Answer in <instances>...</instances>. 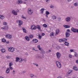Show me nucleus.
Wrapping results in <instances>:
<instances>
[{"mask_svg":"<svg viewBox=\"0 0 78 78\" xmlns=\"http://www.w3.org/2000/svg\"><path fill=\"white\" fill-rule=\"evenodd\" d=\"M24 59H23L22 58H19L18 57H17L16 58V62H18L19 61L20 62H22Z\"/></svg>","mask_w":78,"mask_h":78,"instance_id":"obj_1","label":"nucleus"},{"mask_svg":"<svg viewBox=\"0 0 78 78\" xmlns=\"http://www.w3.org/2000/svg\"><path fill=\"white\" fill-rule=\"evenodd\" d=\"M8 50L10 52H13L15 51V48L12 47H9L8 48Z\"/></svg>","mask_w":78,"mask_h":78,"instance_id":"obj_2","label":"nucleus"},{"mask_svg":"<svg viewBox=\"0 0 78 78\" xmlns=\"http://www.w3.org/2000/svg\"><path fill=\"white\" fill-rule=\"evenodd\" d=\"M27 12L29 15H31L33 12V10L30 8L28 9L27 11Z\"/></svg>","mask_w":78,"mask_h":78,"instance_id":"obj_3","label":"nucleus"},{"mask_svg":"<svg viewBox=\"0 0 78 78\" xmlns=\"http://www.w3.org/2000/svg\"><path fill=\"white\" fill-rule=\"evenodd\" d=\"M71 30L73 33H78V30L75 29L73 27H72L71 29Z\"/></svg>","mask_w":78,"mask_h":78,"instance_id":"obj_4","label":"nucleus"},{"mask_svg":"<svg viewBox=\"0 0 78 78\" xmlns=\"http://www.w3.org/2000/svg\"><path fill=\"white\" fill-rule=\"evenodd\" d=\"M67 39L66 38L60 39L58 40V42H64L65 41H66Z\"/></svg>","mask_w":78,"mask_h":78,"instance_id":"obj_5","label":"nucleus"},{"mask_svg":"<svg viewBox=\"0 0 78 78\" xmlns=\"http://www.w3.org/2000/svg\"><path fill=\"white\" fill-rule=\"evenodd\" d=\"M56 63L58 67V68H61V64L60 62H59L57 61Z\"/></svg>","mask_w":78,"mask_h":78,"instance_id":"obj_6","label":"nucleus"},{"mask_svg":"<svg viewBox=\"0 0 78 78\" xmlns=\"http://www.w3.org/2000/svg\"><path fill=\"white\" fill-rule=\"evenodd\" d=\"M17 23H19V25L20 26L22 25L23 23V22L20 20H18L16 21Z\"/></svg>","mask_w":78,"mask_h":78,"instance_id":"obj_7","label":"nucleus"},{"mask_svg":"<svg viewBox=\"0 0 78 78\" xmlns=\"http://www.w3.org/2000/svg\"><path fill=\"white\" fill-rule=\"evenodd\" d=\"M29 75L31 78H36V77H37V76L33 73L30 74Z\"/></svg>","mask_w":78,"mask_h":78,"instance_id":"obj_8","label":"nucleus"},{"mask_svg":"<svg viewBox=\"0 0 78 78\" xmlns=\"http://www.w3.org/2000/svg\"><path fill=\"white\" fill-rule=\"evenodd\" d=\"M5 36L8 39H11L12 37V35L10 34H7L5 35Z\"/></svg>","mask_w":78,"mask_h":78,"instance_id":"obj_9","label":"nucleus"},{"mask_svg":"<svg viewBox=\"0 0 78 78\" xmlns=\"http://www.w3.org/2000/svg\"><path fill=\"white\" fill-rule=\"evenodd\" d=\"M56 55L57 58L59 59L61 57V53L59 52H58L56 54Z\"/></svg>","mask_w":78,"mask_h":78,"instance_id":"obj_10","label":"nucleus"},{"mask_svg":"<svg viewBox=\"0 0 78 78\" xmlns=\"http://www.w3.org/2000/svg\"><path fill=\"white\" fill-rule=\"evenodd\" d=\"M31 29L32 30H36V27L35 25H32L31 26Z\"/></svg>","mask_w":78,"mask_h":78,"instance_id":"obj_11","label":"nucleus"},{"mask_svg":"<svg viewBox=\"0 0 78 78\" xmlns=\"http://www.w3.org/2000/svg\"><path fill=\"white\" fill-rule=\"evenodd\" d=\"M12 12L13 15H17V13L16 11H15L14 10H13L12 11Z\"/></svg>","mask_w":78,"mask_h":78,"instance_id":"obj_12","label":"nucleus"},{"mask_svg":"<svg viewBox=\"0 0 78 78\" xmlns=\"http://www.w3.org/2000/svg\"><path fill=\"white\" fill-rule=\"evenodd\" d=\"M10 72V69H9V68H7L5 71V73H9Z\"/></svg>","mask_w":78,"mask_h":78,"instance_id":"obj_13","label":"nucleus"},{"mask_svg":"<svg viewBox=\"0 0 78 78\" xmlns=\"http://www.w3.org/2000/svg\"><path fill=\"white\" fill-rule=\"evenodd\" d=\"M37 28L38 29L39 31H41V28L39 25H37L36 26Z\"/></svg>","mask_w":78,"mask_h":78,"instance_id":"obj_14","label":"nucleus"},{"mask_svg":"<svg viewBox=\"0 0 78 78\" xmlns=\"http://www.w3.org/2000/svg\"><path fill=\"white\" fill-rule=\"evenodd\" d=\"M65 20L66 22H69L70 20V17H67L66 18Z\"/></svg>","mask_w":78,"mask_h":78,"instance_id":"obj_15","label":"nucleus"},{"mask_svg":"<svg viewBox=\"0 0 78 78\" xmlns=\"http://www.w3.org/2000/svg\"><path fill=\"white\" fill-rule=\"evenodd\" d=\"M51 18L53 20H56V16L54 15L51 16Z\"/></svg>","mask_w":78,"mask_h":78,"instance_id":"obj_16","label":"nucleus"},{"mask_svg":"<svg viewBox=\"0 0 78 78\" xmlns=\"http://www.w3.org/2000/svg\"><path fill=\"white\" fill-rule=\"evenodd\" d=\"M23 2L22 0H19L16 2V3L17 4H21V3H22Z\"/></svg>","mask_w":78,"mask_h":78,"instance_id":"obj_17","label":"nucleus"},{"mask_svg":"<svg viewBox=\"0 0 78 78\" xmlns=\"http://www.w3.org/2000/svg\"><path fill=\"white\" fill-rule=\"evenodd\" d=\"M72 72L73 71L72 70H69L67 73V75H68V76H69V75L70 74V73H72Z\"/></svg>","mask_w":78,"mask_h":78,"instance_id":"obj_18","label":"nucleus"},{"mask_svg":"<svg viewBox=\"0 0 78 78\" xmlns=\"http://www.w3.org/2000/svg\"><path fill=\"white\" fill-rule=\"evenodd\" d=\"M45 9L44 8H42L40 10V12L41 14L44 13V11Z\"/></svg>","mask_w":78,"mask_h":78,"instance_id":"obj_19","label":"nucleus"},{"mask_svg":"<svg viewBox=\"0 0 78 78\" xmlns=\"http://www.w3.org/2000/svg\"><path fill=\"white\" fill-rule=\"evenodd\" d=\"M70 34L68 32H66V37H69V36H70Z\"/></svg>","mask_w":78,"mask_h":78,"instance_id":"obj_20","label":"nucleus"},{"mask_svg":"<svg viewBox=\"0 0 78 78\" xmlns=\"http://www.w3.org/2000/svg\"><path fill=\"white\" fill-rule=\"evenodd\" d=\"M73 70H76V71H78V68L76 67V66H74L73 67Z\"/></svg>","mask_w":78,"mask_h":78,"instance_id":"obj_21","label":"nucleus"},{"mask_svg":"<svg viewBox=\"0 0 78 78\" xmlns=\"http://www.w3.org/2000/svg\"><path fill=\"white\" fill-rule=\"evenodd\" d=\"M37 48H38L39 50H40L41 51H42V49L41 48V46L40 45H38L37 46Z\"/></svg>","mask_w":78,"mask_h":78,"instance_id":"obj_22","label":"nucleus"},{"mask_svg":"<svg viewBox=\"0 0 78 78\" xmlns=\"http://www.w3.org/2000/svg\"><path fill=\"white\" fill-rule=\"evenodd\" d=\"M33 41L34 43H37L38 42V40L37 39H34L33 40Z\"/></svg>","mask_w":78,"mask_h":78,"instance_id":"obj_23","label":"nucleus"},{"mask_svg":"<svg viewBox=\"0 0 78 78\" xmlns=\"http://www.w3.org/2000/svg\"><path fill=\"white\" fill-rule=\"evenodd\" d=\"M22 29L23 30L24 33H27V30H26V29H25V28L22 27Z\"/></svg>","mask_w":78,"mask_h":78,"instance_id":"obj_24","label":"nucleus"},{"mask_svg":"<svg viewBox=\"0 0 78 78\" xmlns=\"http://www.w3.org/2000/svg\"><path fill=\"white\" fill-rule=\"evenodd\" d=\"M1 51L2 53H5V52L6 51V50H5V49L4 48H2L1 50Z\"/></svg>","mask_w":78,"mask_h":78,"instance_id":"obj_25","label":"nucleus"},{"mask_svg":"<svg viewBox=\"0 0 78 78\" xmlns=\"http://www.w3.org/2000/svg\"><path fill=\"white\" fill-rule=\"evenodd\" d=\"M25 39L27 41H30V38L27 36H26L25 37Z\"/></svg>","mask_w":78,"mask_h":78,"instance_id":"obj_26","label":"nucleus"},{"mask_svg":"<svg viewBox=\"0 0 78 78\" xmlns=\"http://www.w3.org/2000/svg\"><path fill=\"white\" fill-rule=\"evenodd\" d=\"M59 33V30L58 29H57L56 31V34H58Z\"/></svg>","mask_w":78,"mask_h":78,"instance_id":"obj_27","label":"nucleus"},{"mask_svg":"<svg viewBox=\"0 0 78 78\" xmlns=\"http://www.w3.org/2000/svg\"><path fill=\"white\" fill-rule=\"evenodd\" d=\"M0 19H5V16L3 15H0Z\"/></svg>","mask_w":78,"mask_h":78,"instance_id":"obj_28","label":"nucleus"},{"mask_svg":"<svg viewBox=\"0 0 78 78\" xmlns=\"http://www.w3.org/2000/svg\"><path fill=\"white\" fill-rule=\"evenodd\" d=\"M65 44L66 46H69V43L68 42H65Z\"/></svg>","mask_w":78,"mask_h":78,"instance_id":"obj_29","label":"nucleus"},{"mask_svg":"<svg viewBox=\"0 0 78 78\" xmlns=\"http://www.w3.org/2000/svg\"><path fill=\"white\" fill-rule=\"evenodd\" d=\"M63 27L66 28H70V26L69 25H64Z\"/></svg>","mask_w":78,"mask_h":78,"instance_id":"obj_30","label":"nucleus"},{"mask_svg":"<svg viewBox=\"0 0 78 78\" xmlns=\"http://www.w3.org/2000/svg\"><path fill=\"white\" fill-rule=\"evenodd\" d=\"M74 5L75 6H78V2H75L74 4Z\"/></svg>","mask_w":78,"mask_h":78,"instance_id":"obj_31","label":"nucleus"},{"mask_svg":"<svg viewBox=\"0 0 78 78\" xmlns=\"http://www.w3.org/2000/svg\"><path fill=\"white\" fill-rule=\"evenodd\" d=\"M6 40L5 38L2 39V42H6Z\"/></svg>","mask_w":78,"mask_h":78,"instance_id":"obj_32","label":"nucleus"},{"mask_svg":"<svg viewBox=\"0 0 78 78\" xmlns=\"http://www.w3.org/2000/svg\"><path fill=\"white\" fill-rule=\"evenodd\" d=\"M46 14V15H49L50 14V12L48 11H46L45 12Z\"/></svg>","mask_w":78,"mask_h":78,"instance_id":"obj_33","label":"nucleus"},{"mask_svg":"<svg viewBox=\"0 0 78 78\" xmlns=\"http://www.w3.org/2000/svg\"><path fill=\"white\" fill-rule=\"evenodd\" d=\"M38 36L39 39H42V36H41L40 34H39Z\"/></svg>","mask_w":78,"mask_h":78,"instance_id":"obj_34","label":"nucleus"},{"mask_svg":"<svg viewBox=\"0 0 78 78\" xmlns=\"http://www.w3.org/2000/svg\"><path fill=\"white\" fill-rule=\"evenodd\" d=\"M29 37L31 39H32V38H33V35L30 34V35H29Z\"/></svg>","mask_w":78,"mask_h":78,"instance_id":"obj_35","label":"nucleus"},{"mask_svg":"<svg viewBox=\"0 0 78 78\" xmlns=\"http://www.w3.org/2000/svg\"><path fill=\"white\" fill-rule=\"evenodd\" d=\"M36 58H41V56L39 55H37L36 56Z\"/></svg>","mask_w":78,"mask_h":78,"instance_id":"obj_36","label":"nucleus"},{"mask_svg":"<svg viewBox=\"0 0 78 78\" xmlns=\"http://www.w3.org/2000/svg\"><path fill=\"white\" fill-rule=\"evenodd\" d=\"M8 30V26H5L4 30Z\"/></svg>","mask_w":78,"mask_h":78,"instance_id":"obj_37","label":"nucleus"},{"mask_svg":"<svg viewBox=\"0 0 78 78\" xmlns=\"http://www.w3.org/2000/svg\"><path fill=\"white\" fill-rule=\"evenodd\" d=\"M54 36V34L53 32H51L50 34V36L51 37V36Z\"/></svg>","mask_w":78,"mask_h":78,"instance_id":"obj_38","label":"nucleus"},{"mask_svg":"<svg viewBox=\"0 0 78 78\" xmlns=\"http://www.w3.org/2000/svg\"><path fill=\"white\" fill-rule=\"evenodd\" d=\"M8 24L6 22H4L3 23V25H7Z\"/></svg>","mask_w":78,"mask_h":78,"instance_id":"obj_39","label":"nucleus"},{"mask_svg":"<svg viewBox=\"0 0 78 78\" xmlns=\"http://www.w3.org/2000/svg\"><path fill=\"white\" fill-rule=\"evenodd\" d=\"M43 27H45V28H47V25L46 24H44L43 25Z\"/></svg>","mask_w":78,"mask_h":78,"instance_id":"obj_40","label":"nucleus"},{"mask_svg":"<svg viewBox=\"0 0 78 78\" xmlns=\"http://www.w3.org/2000/svg\"><path fill=\"white\" fill-rule=\"evenodd\" d=\"M74 55L76 57H78V54L77 53L75 52Z\"/></svg>","mask_w":78,"mask_h":78,"instance_id":"obj_41","label":"nucleus"},{"mask_svg":"<svg viewBox=\"0 0 78 78\" xmlns=\"http://www.w3.org/2000/svg\"><path fill=\"white\" fill-rule=\"evenodd\" d=\"M69 58H72V55L71 54H69Z\"/></svg>","mask_w":78,"mask_h":78,"instance_id":"obj_42","label":"nucleus"},{"mask_svg":"<svg viewBox=\"0 0 78 78\" xmlns=\"http://www.w3.org/2000/svg\"><path fill=\"white\" fill-rule=\"evenodd\" d=\"M33 64L34 65V66H36L37 67L38 66V65L37 64V63H33Z\"/></svg>","mask_w":78,"mask_h":78,"instance_id":"obj_43","label":"nucleus"},{"mask_svg":"<svg viewBox=\"0 0 78 78\" xmlns=\"http://www.w3.org/2000/svg\"><path fill=\"white\" fill-rule=\"evenodd\" d=\"M12 63H9V67H11L12 66Z\"/></svg>","mask_w":78,"mask_h":78,"instance_id":"obj_44","label":"nucleus"},{"mask_svg":"<svg viewBox=\"0 0 78 78\" xmlns=\"http://www.w3.org/2000/svg\"><path fill=\"white\" fill-rule=\"evenodd\" d=\"M69 51L70 52H74V50H73V49H70Z\"/></svg>","mask_w":78,"mask_h":78,"instance_id":"obj_45","label":"nucleus"},{"mask_svg":"<svg viewBox=\"0 0 78 78\" xmlns=\"http://www.w3.org/2000/svg\"><path fill=\"white\" fill-rule=\"evenodd\" d=\"M6 58H7V59H10V56H6Z\"/></svg>","mask_w":78,"mask_h":78,"instance_id":"obj_46","label":"nucleus"},{"mask_svg":"<svg viewBox=\"0 0 78 78\" xmlns=\"http://www.w3.org/2000/svg\"><path fill=\"white\" fill-rule=\"evenodd\" d=\"M21 17L23 18V19H26V17H24V16H21Z\"/></svg>","mask_w":78,"mask_h":78,"instance_id":"obj_47","label":"nucleus"},{"mask_svg":"<svg viewBox=\"0 0 78 78\" xmlns=\"http://www.w3.org/2000/svg\"><path fill=\"white\" fill-rule=\"evenodd\" d=\"M5 26L3 27H2L1 28L2 30H5Z\"/></svg>","mask_w":78,"mask_h":78,"instance_id":"obj_48","label":"nucleus"},{"mask_svg":"<svg viewBox=\"0 0 78 78\" xmlns=\"http://www.w3.org/2000/svg\"><path fill=\"white\" fill-rule=\"evenodd\" d=\"M9 69H10V70H12L13 69L12 67L11 66H9Z\"/></svg>","mask_w":78,"mask_h":78,"instance_id":"obj_49","label":"nucleus"},{"mask_svg":"<svg viewBox=\"0 0 78 78\" xmlns=\"http://www.w3.org/2000/svg\"><path fill=\"white\" fill-rule=\"evenodd\" d=\"M50 7L51 8H54V6H53V5H51L50 6Z\"/></svg>","mask_w":78,"mask_h":78,"instance_id":"obj_50","label":"nucleus"},{"mask_svg":"<svg viewBox=\"0 0 78 78\" xmlns=\"http://www.w3.org/2000/svg\"><path fill=\"white\" fill-rule=\"evenodd\" d=\"M57 48L58 49V50H59V49H60V48H60L59 47V46H57Z\"/></svg>","mask_w":78,"mask_h":78,"instance_id":"obj_51","label":"nucleus"},{"mask_svg":"<svg viewBox=\"0 0 78 78\" xmlns=\"http://www.w3.org/2000/svg\"><path fill=\"white\" fill-rule=\"evenodd\" d=\"M41 52H42V53H43L44 54L45 53V51H44L42 50L41 51Z\"/></svg>","mask_w":78,"mask_h":78,"instance_id":"obj_52","label":"nucleus"},{"mask_svg":"<svg viewBox=\"0 0 78 78\" xmlns=\"http://www.w3.org/2000/svg\"><path fill=\"white\" fill-rule=\"evenodd\" d=\"M46 2H47V3H49L50 2V0H46Z\"/></svg>","mask_w":78,"mask_h":78,"instance_id":"obj_53","label":"nucleus"},{"mask_svg":"<svg viewBox=\"0 0 78 78\" xmlns=\"http://www.w3.org/2000/svg\"><path fill=\"white\" fill-rule=\"evenodd\" d=\"M48 53H50V52H51V50H48Z\"/></svg>","mask_w":78,"mask_h":78,"instance_id":"obj_54","label":"nucleus"},{"mask_svg":"<svg viewBox=\"0 0 78 78\" xmlns=\"http://www.w3.org/2000/svg\"><path fill=\"white\" fill-rule=\"evenodd\" d=\"M76 62L77 64H78V60H76Z\"/></svg>","mask_w":78,"mask_h":78,"instance_id":"obj_55","label":"nucleus"},{"mask_svg":"<svg viewBox=\"0 0 78 78\" xmlns=\"http://www.w3.org/2000/svg\"><path fill=\"white\" fill-rule=\"evenodd\" d=\"M66 31H67V32H70V30L68 29Z\"/></svg>","mask_w":78,"mask_h":78,"instance_id":"obj_56","label":"nucleus"},{"mask_svg":"<svg viewBox=\"0 0 78 78\" xmlns=\"http://www.w3.org/2000/svg\"><path fill=\"white\" fill-rule=\"evenodd\" d=\"M12 73H13V74H15V71L13 70Z\"/></svg>","mask_w":78,"mask_h":78,"instance_id":"obj_57","label":"nucleus"},{"mask_svg":"<svg viewBox=\"0 0 78 78\" xmlns=\"http://www.w3.org/2000/svg\"><path fill=\"white\" fill-rule=\"evenodd\" d=\"M6 44H8L9 43V41H7L6 42Z\"/></svg>","mask_w":78,"mask_h":78,"instance_id":"obj_58","label":"nucleus"},{"mask_svg":"<svg viewBox=\"0 0 78 78\" xmlns=\"http://www.w3.org/2000/svg\"><path fill=\"white\" fill-rule=\"evenodd\" d=\"M23 4H26V2H23Z\"/></svg>","mask_w":78,"mask_h":78,"instance_id":"obj_59","label":"nucleus"},{"mask_svg":"<svg viewBox=\"0 0 78 78\" xmlns=\"http://www.w3.org/2000/svg\"><path fill=\"white\" fill-rule=\"evenodd\" d=\"M62 77L61 76H58L57 78H62Z\"/></svg>","mask_w":78,"mask_h":78,"instance_id":"obj_60","label":"nucleus"},{"mask_svg":"<svg viewBox=\"0 0 78 78\" xmlns=\"http://www.w3.org/2000/svg\"><path fill=\"white\" fill-rule=\"evenodd\" d=\"M58 20H61V18H58Z\"/></svg>","mask_w":78,"mask_h":78,"instance_id":"obj_61","label":"nucleus"},{"mask_svg":"<svg viewBox=\"0 0 78 78\" xmlns=\"http://www.w3.org/2000/svg\"><path fill=\"white\" fill-rule=\"evenodd\" d=\"M26 72L25 71H23V73H25Z\"/></svg>","mask_w":78,"mask_h":78,"instance_id":"obj_62","label":"nucleus"},{"mask_svg":"<svg viewBox=\"0 0 78 78\" xmlns=\"http://www.w3.org/2000/svg\"><path fill=\"white\" fill-rule=\"evenodd\" d=\"M44 35H45V34H44V33H42V36H44Z\"/></svg>","mask_w":78,"mask_h":78,"instance_id":"obj_63","label":"nucleus"},{"mask_svg":"<svg viewBox=\"0 0 78 78\" xmlns=\"http://www.w3.org/2000/svg\"><path fill=\"white\" fill-rule=\"evenodd\" d=\"M0 78H4V77L2 76H0Z\"/></svg>","mask_w":78,"mask_h":78,"instance_id":"obj_64","label":"nucleus"}]
</instances>
